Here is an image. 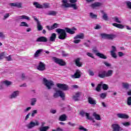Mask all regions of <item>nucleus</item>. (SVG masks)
<instances>
[{
  "instance_id": "1",
  "label": "nucleus",
  "mask_w": 131,
  "mask_h": 131,
  "mask_svg": "<svg viewBox=\"0 0 131 131\" xmlns=\"http://www.w3.org/2000/svg\"><path fill=\"white\" fill-rule=\"evenodd\" d=\"M56 31L59 34L58 38L64 40V39L67 38V33H69V34H74L75 31H76V28H72L70 29L69 28H66L65 30L58 28L56 30ZM66 32H67V33H66Z\"/></svg>"
},
{
  "instance_id": "2",
  "label": "nucleus",
  "mask_w": 131,
  "mask_h": 131,
  "mask_svg": "<svg viewBox=\"0 0 131 131\" xmlns=\"http://www.w3.org/2000/svg\"><path fill=\"white\" fill-rule=\"evenodd\" d=\"M114 71L112 70L106 71H101L98 73V76L100 78H105L106 77H110L113 75Z\"/></svg>"
},
{
  "instance_id": "3",
  "label": "nucleus",
  "mask_w": 131,
  "mask_h": 131,
  "mask_svg": "<svg viewBox=\"0 0 131 131\" xmlns=\"http://www.w3.org/2000/svg\"><path fill=\"white\" fill-rule=\"evenodd\" d=\"M43 83L44 85L46 86V88H47L48 90H51L52 88L55 85V84L53 81L51 80H48L46 78H43Z\"/></svg>"
},
{
  "instance_id": "4",
  "label": "nucleus",
  "mask_w": 131,
  "mask_h": 131,
  "mask_svg": "<svg viewBox=\"0 0 131 131\" xmlns=\"http://www.w3.org/2000/svg\"><path fill=\"white\" fill-rule=\"evenodd\" d=\"M54 98H58V97H60L62 100H65V93L63 91L60 90H58L53 95Z\"/></svg>"
},
{
  "instance_id": "5",
  "label": "nucleus",
  "mask_w": 131,
  "mask_h": 131,
  "mask_svg": "<svg viewBox=\"0 0 131 131\" xmlns=\"http://www.w3.org/2000/svg\"><path fill=\"white\" fill-rule=\"evenodd\" d=\"M52 60L55 63L58 64V65L60 66H65V65H66V62H65L63 59H60L56 57H53Z\"/></svg>"
},
{
  "instance_id": "6",
  "label": "nucleus",
  "mask_w": 131,
  "mask_h": 131,
  "mask_svg": "<svg viewBox=\"0 0 131 131\" xmlns=\"http://www.w3.org/2000/svg\"><path fill=\"white\" fill-rule=\"evenodd\" d=\"M101 38L103 39H114L115 38V35H110L106 33H101L100 34Z\"/></svg>"
},
{
  "instance_id": "7",
  "label": "nucleus",
  "mask_w": 131,
  "mask_h": 131,
  "mask_svg": "<svg viewBox=\"0 0 131 131\" xmlns=\"http://www.w3.org/2000/svg\"><path fill=\"white\" fill-rule=\"evenodd\" d=\"M56 86L62 91H68L69 89V87L66 84L57 83L56 84Z\"/></svg>"
},
{
  "instance_id": "8",
  "label": "nucleus",
  "mask_w": 131,
  "mask_h": 131,
  "mask_svg": "<svg viewBox=\"0 0 131 131\" xmlns=\"http://www.w3.org/2000/svg\"><path fill=\"white\" fill-rule=\"evenodd\" d=\"M37 125H39V123L38 122V121H36V122L31 121L30 123L26 125V127L29 129H31V128H33L34 126H36Z\"/></svg>"
},
{
  "instance_id": "9",
  "label": "nucleus",
  "mask_w": 131,
  "mask_h": 131,
  "mask_svg": "<svg viewBox=\"0 0 131 131\" xmlns=\"http://www.w3.org/2000/svg\"><path fill=\"white\" fill-rule=\"evenodd\" d=\"M20 95V91H15L12 92L10 95H9V99L11 100L13 99H16L17 97H18Z\"/></svg>"
},
{
  "instance_id": "10",
  "label": "nucleus",
  "mask_w": 131,
  "mask_h": 131,
  "mask_svg": "<svg viewBox=\"0 0 131 131\" xmlns=\"http://www.w3.org/2000/svg\"><path fill=\"white\" fill-rule=\"evenodd\" d=\"M72 78L76 79L81 77V72L79 70H77L74 75L71 76Z\"/></svg>"
},
{
  "instance_id": "11",
  "label": "nucleus",
  "mask_w": 131,
  "mask_h": 131,
  "mask_svg": "<svg viewBox=\"0 0 131 131\" xmlns=\"http://www.w3.org/2000/svg\"><path fill=\"white\" fill-rule=\"evenodd\" d=\"M37 69L39 70V71H45L46 70V64L45 63L40 61L39 63L38 66L37 67Z\"/></svg>"
},
{
  "instance_id": "12",
  "label": "nucleus",
  "mask_w": 131,
  "mask_h": 131,
  "mask_svg": "<svg viewBox=\"0 0 131 131\" xmlns=\"http://www.w3.org/2000/svg\"><path fill=\"white\" fill-rule=\"evenodd\" d=\"M112 127H113V131H120L122 130V128L118 124H113L112 125Z\"/></svg>"
},
{
  "instance_id": "13",
  "label": "nucleus",
  "mask_w": 131,
  "mask_h": 131,
  "mask_svg": "<svg viewBox=\"0 0 131 131\" xmlns=\"http://www.w3.org/2000/svg\"><path fill=\"white\" fill-rule=\"evenodd\" d=\"M116 47L115 46H112V50L110 51V53L112 57H113V58H115V59H116L117 58L116 53H115V52H116Z\"/></svg>"
},
{
  "instance_id": "14",
  "label": "nucleus",
  "mask_w": 131,
  "mask_h": 131,
  "mask_svg": "<svg viewBox=\"0 0 131 131\" xmlns=\"http://www.w3.org/2000/svg\"><path fill=\"white\" fill-rule=\"evenodd\" d=\"M33 18L35 21H36L37 22V28L38 31H41L43 28H42V26H41V25L40 24V21H39V20H38V19H37L34 16Z\"/></svg>"
},
{
  "instance_id": "15",
  "label": "nucleus",
  "mask_w": 131,
  "mask_h": 131,
  "mask_svg": "<svg viewBox=\"0 0 131 131\" xmlns=\"http://www.w3.org/2000/svg\"><path fill=\"white\" fill-rule=\"evenodd\" d=\"M36 41L37 42H47L48 38L45 36H40L37 38Z\"/></svg>"
},
{
  "instance_id": "16",
  "label": "nucleus",
  "mask_w": 131,
  "mask_h": 131,
  "mask_svg": "<svg viewBox=\"0 0 131 131\" xmlns=\"http://www.w3.org/2000/svg\"><path fill=\"white\" fill-rule=\"evenodd\" d=\"M118 118H121V119H127L128 118V115L125 114L118 113L117 114Z\"/></svg>"
},
{
  "instance_id": "17",
  "label": "nucleus",
  "mask_w": 131,
  "mask_h": 131,
  "mask_svg": "<svg viewBox=\"0 0 131 131\" xmlns=\"http://www.w3.org/2000/svg\"><path fill=\"white\" fill-rule=\"evenodd\" d=\"M9 5L11 7H16V8H18V9H20L21 8H23L22 7V3H10Z\"/></svg>"
},
{
  "instance_id": "18",
  "label": "nucleus",
  "mask_w": 131,
  "mask_h": 131,
  "mask_svg": "<svg viewBox=\"0 0 131 131\" xmlns=\"http://www.w3.org/2000/svg\"><path fill=\"white\" fill-rule=\"evenodd\" d=\"M75 63L77 67H82V62H80V58H78L75 60Z\"/></svg>"
},
{
  "instance_id": "19",
  "label": "nucleus",
  "mask_w": 131,
  "mask_h": 131,
  "mask_svg": "<svg viewBox=\"0 0 131 131\" xmlns=\"http://www.w3.org/2000/svg\"><path fill=\"white\" fill-rule=\"evenodd\" d=\"M46 28H47L48 30H53L55 29V28H58V24L54 23L53 25L51 27L47 26H46Z\"/></svg>"
},
{
  "instance_id": "20",
  "label": "nucleus",
  "mask_w": 131,
  "mask_h": 131,
  "mask_svg": "<svg viewBox=\"0 0 131 131\" xmlns=\"http://www.w3.org/2000/svg\"><path fill=\"white\" fill-rule=\"evenodd\" d=\"M102 6V3L99 2H96L91 5V7L93 9H96V8H98V7H101Z\"/></svg>"
},
{
  "instance_id": "21",
  "label": "nucleus",
  "mask_w": 131,
  "mask_h": 131,
  "mask_svg": "<svg viewBox=\"0 0 131 131\" xmlns=\"http://www.w3.org/2000/svg\"><path fill=\"white\" fill-rule=\"evenodd\" d=\"M81 96V92H77L75 94V95L73 96V99L74 101H78V98Z\"/></svg>"
},
{
  "instance_id": "22",
  "label": "nucleus",
  "mask_w": 131,
  "mask_h": 131,
  "mask_svg": "<svg viewBox=\"0 0 131 131\" xmlns=\"http://www.w3.org/2000/svg\"><path fill=\"white\" fill-rule=\"evenodd\" d=\"M88 102L91 105H96L97 104L96 100L91 97H88Z\"/></svg>"
},
{
  "instance_id": "23",
  "label": "nucleus",
  "mask_w": 131,
  "mask_h": 131,
  "mask_svg": "<svg viewBox=\"0 0 131 131\" xmlns=\"http://www.w3.org/2000/svg\"><path fill=\"white\" fill-rule=\"evenodd\" d=\"M83 38H84V34L83 33L79 34L74 37V39H83Z\"/></svg>"
},
{
  "instance_id": "24",
  "label": "nucleus",
  "mask_w": 131,
  "mask_h": 131,
  "mask_svg": "<svg viewBox=\"0 0 131 131\" xmlns=\"http://www.w3.org/2000/svg\"><path fill=\"white\" fill-rule=\"evenodd\" d=\"M43 52V49H39L36 51L35 53L34 56L35 58H37V57H39V55L41 54Z\"/></svg>"
},
{
  "instance_id": "25",
  "label": "nucleus",
  "mask_w": 131,
  "mask_h": 131,
  "mask_svg": "<svg viewBox=\"0 0 131 131\" xmlns=\"http://www.w3.org/2000/svg\"><path fill=\"white\" fill-rule=\"evenodd\" d=\"M113 26H115V27H117V28H119V29H123L124 28V26L117 24V23H113L112 24Z\"/></svg>"
},
{
  "instance_id": "26",
  "label": "nucleus",
  "mask_w": 131,
  "mask_h": 131,
  "mask_svg": "<svg viewBox=\"0 0 131 131\" xmlns=\"http://www.w3.org/2000/svg\"><path fill=\"white\" fill-rule=\"evenodd\" d=\"M59 121H66L67 120V116L65 114L61 115L59 118Z\"/></svg>"
},
{
  "instance_id": "27",
  "label": "nucleus",
  "mask_w": 131,
  "mask_h": 131,
  "mask_svg": "<svg viewBox=\"0 0 131 131\" xmlns=\"http://www.w3.org/2000/svg\"><path fill=\"white\" fill-rule=\"evenodd\" d=\"M62 6L64 8H69L70 4H68V1L67 0H62Z\"/></svg>"
},
{
  "instance_id": "28",
  "label": "nucleus",
  "mask_w": 131,
  "mask_h": 131,
  "mask_svg": "<svg viewBox=\"0 0 131 131\" xmlns=\"http://www.w3.org/2000/svg\"><path fill=\"white\" fill-rule=\"evenodd\" d=\"M57 37V34L56 33H53L51 34V36L50 37V41H55L56 40V38Z\"/></svg>"
},
{
  "instance_id": "29",
  "label": "nucleus",
  "mask_w": 131,
  "mask_h": 131,
  "mask_svg": "<svg viewBox=\"0 0 131 131\" xmlns=\"http://www.w3.org/2000/svg\"><path fill=\"white\" fill-rule=\"evenodd\" d=\"M93 116L95 117L96 120H101L102 119L101 118V116H99V114H97L96 112H94L93 114Z\"/></svg>"
},
{
  "instance_id": "30",
  "label": "nucleus",
  "mask_w": 131,
  "mask_h": 131,
  "mask_svg": "<svg viewBox=\"0 0 131 131\" xmlns=\"http://www.w3.org/2000/svg\"><path fill=\"white\" fill-rule=\"evenodd\" d=\"M123 89L128 90L129 89V84L127 82H123L122 83Z\"/></svg>"
},
{
  "instance_id": "31",
  "label": "nucleus",
  "mask_w": 131,
  "mask_h": 131,
  "mask_svg": "<svg viewBox=\"0 0 131 131\" xmlns=\"http://www.w3.org/2000/svg\"><path fill=\"white\" fill-rule=\"evenodd\" d=\"M96 55L97 56V57H99L101 59H107V57L105 56L104 54L100 53H96Z\"/></svg>"
},
{
  "instance_id": "32",
  "label": "nucleus",
  "mask_w": 131,
  "mask_h": 131,
  "mask_svg": "<svg viewBox=\"0 0 131 131\" xmlns=\"http://www.w3.org/2000/svg\"><path fill=\"white\" fill-rule=\"evenodd\" d=\"M33 5L37 9H42V5L37 2H34Z\"/></svg>"
},
{
  "instance_id": "33",
  "label": "nucleus",
  "mask_w": 131,
  "mask_h": 131,
  "mask_svg": "<svg viewBox=\"0 0 131 131\" xmlns=\"http://www.w3.org/2000/svg\"><path fill=\"white\" fill-rule=\"evenodd\" d=\"M101 13H102L103 14L102 18L103 19V20H104L105 21H107L108 19V15L104 12V11H102Z\"/></svg>"
},
{
  "instance_id": "34",
  "label": "nucleus",
  "mask_w": 131,
  "mask_h": 131,
  "mask_svg": "<svg viewBox=\"0 0 131 131\" xmlns=\"http://www.w3.org/2000/svg\"><path fill=\"white\" fill-rule=\"evenodd\" d=\"M103 84V82H101L100 83L98 84L96 88V91L97 92H101V88Z\"/></svg>"
},
{
  "instance_id": "35",
  "label": "nucleus",
  "mask_w": 131,
  "mask_h": 131,
  "mask_svg": "<svg viewBox=\"0 0 131 131\" xmlns=\"http://www.w3.org/2000/svg\"><path fill=\"white\" fill-rule=\"evenodd\" d=\"M49 16H56L57 15V12L55 11H50L47 13Z\"/></svg>"
},
{
  "instance_id": "36",
  "label": "nucleus",
  "mask_w": 131,
  "mask_h": 131,
  "mask_svg": "<svg viewBox=\"0 0 131 131\" xmlns=\"http://www.w3.org/2000/svg\"><path fill=\"white\" fill-rule=\"evenodd\" d=\"M112 19L114 20V22H116V23H119V24L121 23V21H120V19L117 16L114 17Z\"/></svg>"
},
{
  "instance_id": "37",
  "label": "nucleus",
  "mask_w": 131,
  "mask_h": 131,
  "mask_svg": "<svg viewBox=\"0 0 131 131\" xmlns=\"http://www.w3.org/2000/svg\"><path fill=\"white\" fill-rule=\"evenodd\" d=\"M37 101V99L36 98H33L31 99V106H34L35 104H36V102Z\"/></svg>"
},
{
  "instance_id": "38",
  "label": "nucleus",
  "mask_w": 131,
  "mask_h": 131,
  "mask_svg": "<svg viewBox=\"0 0 131 131\" xmlns=\"http://www.w3.org/2000/svg\"><path fill=\"white\" fill-rule=\"evenodd\" d=\"M69 8H72L73 10H77L78 9L77 5L75 3L70 4Z\"/></svg>"
},
{
  "instance_id": "39",
  "label": "nucleus",
  "mask_w": 131,
  "mask_h": 131,
  "mask_svg": "<svg viewBox=\"0 0 131 131\" xmlns=\"http://www.w3.org/2000/svg\"><path fill=\"white\" fill-rule=\"evenodd\" d=\"M49 128H50L49 126H43V127H41L39 128V131H47L48 130V129H49Z\"/></svg>"
},
{
  "instance_id": "40",
  "label": "nucleus",
  "mask_w": 131,
  "mask_h": 131,
  "mask_svg": "<svg viewBox=\"0 0 131 131\" xmlns=\"http://www.w3.org/2000/svg\"><path fill=\"white\" fill-rule=\"evenodd\" d=\"M3 82L6 86H10L12 84V82L8 80L4 81Z\"/></svg>"
},
{
  "instance_id": "41",
  "label": "nucleus",
  "mask_w": 131,
  "mask_h": 131,
  "mask_svg": "<svg viewBox=\"0 0 131 131\" xmlns=\"http://www.w3.org/2000/svg\"><path fill=\"white\" fill-rule=\"evenodd\" d=\"M99 97L100 98H101V99H105V98H106V97H107V93H101L99 95Z\"/></svg>"
},
{
  "instance_id": "42",
  "label": "nucleus",
  "mask_w": 131,
  "mask_h": 131,
  "mask_svg": "<svg viewBox=\"0 0 131 131\" xmlns=\"http://www.w3.org/2000/svg\"><path fill=\"white\" fill-rule=\"evenodd\" d=\"M42 9H49L50 8V4L49 3H44L42 5Z\"/></svg>"
},
{
  "instance_id": "43",
  "label": "nucleus",
  "mask_w": 131,
  "mask_h": 131,
  "mask_svg": "<svg viewBox=\"0 0 131 131\" xmlns=\"http://www.w3.org/2000/svg\"><path fill=\"white\" fill-rule=\"evenodd\" d=\"M122 125L127 127L130 125V122H124L122 123Z\"/></svg>"
},
{
  "instance_id": "44",
  "label": "nucleus",
  "mask_w": 131,
  "mask_h": 131,
  "mask_svg": "<svg viewBox=\"0 0 131 131\" xmlns=\"http://www.w3.org/2000/svg\"><path fill=\"white\" fill-rule=\"evenodd\" d=\"M102 89L104 91H107V90H108L109 89L108 85H107L106 84H103V82H102Z\"/></svg>"
},
{
  "instance_id": "45",
  "label": "nucleus",
  "mask_w": 131,
  "mask_h": 131,
  "mask_svg": "<svg viewBox=\"0 0 131 131\" xmlns=\"http://www.w3.org/2000/svg\"><path fill=\"white\" fill-rule=\"evenodd\" d=\"M127 105L131 106V96H129L127 99Z\"/></svg>"
},
{
  "instance_id": "46",
  "label": "nucleus",
  "mask_w": 131,
  "mask_h": 131,
  "mask_svg": "<svg viewBox=\"0 0 131 131\" xmlns=\"http://www.w3.org/2000/svg\"><path fill=\"white\" fill-rule=\"evenodd\" d=\"M20 26H24L25 27H29V26L26 22L25 21H23L20 23Z\"/></svg>"
},
{
  "instance_id": "47",
  "label": "nucleus",
  "mask_w": 131,
  "mask_h": 131,
  "mask_svg": "<svg viewBox=\"0 0 131 131\" xmlns=\"http://www.w3.org/2000/svg\"><path fill=\"white\" fill-rule=\"evenodd\" d=\"M85 115L87 119H89V120H93V118L90 116L89 113H86Z\"/></svg>"
},
{
  "instance_id": "48",
  "label": "nucleus",
  "mask_w": 131,
  "mask_h": 131,
  "mask_svg": "<svg viewBox=\"0 0 131 131\" xmlns=\"http://www.w3.org/2000/svg\"><path fill=\"white\" fill-rule=\"evenodd\" d=\"M35 114H37V110H33L32 112V114H31L32 117H34V116H35Z\"/></svg>"
},
{
  "instance_id": "49",
  "label": "nucleus",
  "mask_w": 131,
  "mask_h": 131,
  "mask_svg": "<svg viewBox=\"0 0 131 131\" xmlns=\"http://www.w3.org/2000/svg\"><path fill=\"white\" fill-rule=\"evenodd\" d=\"M62 57H68L69 56V54L66 53L65 51H62Z\"/></svg>"
},
{
  "instance_id": "50",
  "label": "nucleus",
  "mask_w": 131,
  "mask_h": 131,
  "mask_svg": "<svg viewBox=\"0 0 131 131\" xmlns=\"http://www.w3.org/2000/svg\"><path fill=\"white\" fill-rule=\"evenodd\" d=\"M23 19L28 20V21H29L30 20V17L27 16L25 15H23Z\"/></svg>"
},
{
  "instance_id": "51",
  "label": "nucleus",
  "mask_w": 131,
  "mask_h": 131,
  "mask_svg": "<svg viewBox=\"0 0 131 131\" xmlns=\"http://www.w3.org/2000/svg\"><path fill=\"white\" fill-rule=\"evenodd\" d=\"M30 110H31V107L29 106L24 110V112L25 113H27V112H28V111H30Z\"/></svg>"
},
{
  "instance_id": "52",
  "label": "nucleus",
  "mask_w": 131,
  "mask_h": 131,
  "mask_svg": "<svg viewBox=\"0 0 131 131\" xmlns=\"http://www.w3.org/2000/svg\"><path fill=\"white\" fill-rule=\"evenodd\" d=\"M79 129L80 130L88 131V129L84 128L82 126H79Z\"/></svg>"
},
{
  "instance_id": "53",
  "label": "nucleus",
  "mask_w": 131,
  "mask_h": 131,
  "mask_svg": "<svg viewBox=\"0 0 131 131\" xmlns=\"http://www.w3.org/2000/svg\"><path fill=\"white\" fill-rule=\"evenodd\" d=\"M90 15L91 18H97L98 17L97 15L94 14V13L92 12L90 13Z\"/></svg>"
},
{
  "instance_id": "54",
  "label": "nucleus",
  "mask_w": 131,
  "mask_h": 131,
  "mask_svg": "<svg viewBox=\"0 0 131 131\" xmlns=\"http://www.w3.org/2000/svg\"><path fill=\"white\" fill-rule=\"evenodd\" d=\"M126 6L128 9H130L131 10V2H127L126 3Z\"/></svg>"
},
{
  "instance_id": "55",
  "label": "nucleus",
  "mask_w": 131,
  "mask_h": 131,
  "mask_svg": "<svg viewBox=\"0 0 131 131\" xmlns=\"http://www.w3.org/2000/svg\"><path fill=\"white\" fill-rule=\"evenodd\" d=\"M9 17H10V14L9 13L5 14L4 16L3 20H6V19H7V18H9Z\"/></svg>"
},
{
  "instance_id": "56",
  "label": "nucleus",
  "mask_w": 131,
  "mask_h": 131,
  "mask_svg": "<svg viewBox=\"0 0 131 131\" xmlns=\"http://www.w3.org/2000/svg\"><path fill=\"white\" fill-rule=\"evenodd\" d=\"M75 40L73 41L74 43H79L80 41H81V40L80 39H74Z\"/></svg>"
},
{
  "instance_id": "57",
  "label": "nucleus",
  "mask_w": 131,
  "mask_h": 131,
  "mask_svg": "<svg viewBox=\"0 0 131 131\" xmlns=\"http://www.w3.org/2000/svg\"><path fill=\"white\" fill-rule=\"evenodd\" d=\"M103 63L104 64V65H105V66H106V67H111L112 66L111 63H109L106 61H104Z\"/></svg>"
},
{
  "instance_id": "58",
  "label": "nucleus",
  "mask_w": 131,
  "mask_h": 131,
  "mask_svg": "<svg viewBox=\"0 0 131 131\" xmlns=\"http://www.w3.org/2000/svg\"><path fill=\"white\" fill-rule=\"evenodd\" d=\"M7 61H12V56L9 55L6 57Z\"/></svg>"
},
{
  "instance_id": "59",
  "label": "nucleus",
  "mask_w": 131,
  "mask_h": 131,
  "mask_svg": "<svg viewBox=\"0 0 131 131\" xmlns=\"http://www.w3.org/2000/svg\"><path fill=\"white\" fill-rule=\"evenodd\" d=\"M87 56H88V57H90L91 58H94V55H93V54L90 53V52H88L86 53Z\"/></svg>"
},
{
  "instance_id": "60",
  "label": "nucleus",
  "mask_w": 131,
  "mask_h": 131,
  "mask_svg": "<svg viewBox=\"0 0 131 131\" xmlns=\"http://www.w3.org/2000/svg\"><path fill=\"white\" fill-rule=\"evenodd\" d=\"M5 84H4V81L3 82H1L0 84V89L1 90H3L4 88H5Z\"/></svg>"
},
{
  "instance_id": "61",
  "label": "nucleus",
  "mask_w": 131,
  "mask_h": 131,
  "mask_svg": "<svg viewBox=\"0 0 131 131\" xmlns=\"http://www.w3.org/2000/svg\"><path fill=\"white\" fill-rule=\"evenodd\" d=\"M26 78H27V77H26V76H25V74H22V75H21V79L23 80H25V79H26Z\"/></svg>"
},
{
  "instance_id": "62",
  "label": "nucleus",
  "mask_w": 131,
  "mask_h": 131,
  "mask_svg": "<svg viewBox=\"0 0 131 131\" xmlns=\"http://www.w3.org/2000/svg\"><path fill=\"white\" fill-rule=\"evenodd\" d=\"M5 37H6V36H5V34H4V33L0 32V38H5Z\"/></svg>"
},
{
  "instance_id": "63",
  "label": "nucleus",
  "mask_w": 131,
  "mask_h": 131,
  "mask_svg": "<svg viewBox=\"0 0 131 131\" xmlns=\"http://www.w3.org/2000/svg\"><path fill=\"white\" fill-rule=\"evenodd\" d=\"M86 113L84 112V111H82L80 112V115H81L82 116H84Z\"/></svg>"
},
{
  "instance_id": "64",
  "label": "nucleus",
  "mask_w": 131,
  "mask_h": 131,
  "mask_svg": "<svg viewBox=\"0 0 131 131\" xmlns=\"http://www.w3.org/2000/svg\"><path fill=\"white\" fill-rule=\"evenodd\" d=\"M16 19H17V20H22V19H23V15L17 16Z\"/></svg>"
}]
</instances>
